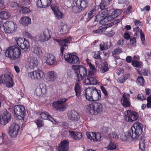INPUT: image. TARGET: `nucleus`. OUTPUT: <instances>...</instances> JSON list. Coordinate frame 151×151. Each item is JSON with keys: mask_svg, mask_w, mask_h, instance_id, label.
<instances>
[{"mask_svg": "<svg viewBox=\"0 0 151 151\" xmlns=\"http://www.w3.org/2000/svg\"><path fill=\"white\" fill-rule=\"evenodd\" d=\"M64 58L66 61L72 64H78L80 63L79 59L76 55L65 53Z\"/></svg>", "mask_w": 151, "mask_h": 151, "instance_id": "13", "label": "nucleus"}, {"mask_svg": "<svg viewBox=\"0 0 151 151\" xmlns=\"http://www.w3.org/2000/svg\"><path fill=\"white\" fill-rule=\"evenodd\" d=\"M14 111L15 116L20 120H24L25 114L24 107L22 105H15L14 107Z\"/></svg>", "mask_w": 151, "mask_h": 151, "instance_id": "8", "label": "nucleus"}, {"mask_svg": "<svg viewBox=\"0 0 151 151\" xmlns=\"http://www.w3.org/2000/svg\"><path fill=\"white\" fill-rule=\"evenodd\" d=\"M45 59L46 60V63L49 65H52L56 60L55 57L51 54H45Z\"/></svg>", "mask_w": 151, "mask_h": 151, "instance_id": "20", "label": "nucleus"}, {"mask_svg": "<svg viewBox=\"0 0 151 151\" xmlns=\"http://www.w3.org/2000/svg\"><path fill=\"white\" fill-rule=\"evenodd\" d=\"M139 116L137 112L128 110L125 112L124 120L127 122H132L137 120Z\"/></svg>", "mask_w": 151, "mask_h": 151, "instance_id": "6", "label": "nucleus"}, {"mask_svg": "<svg viewBox=\"0 0 151 151\" xmlns=\"http://www.w3.org/2000/svg\"><path fill=\"white\" fill-rule=\"evenodd\" d=\"M69 134L70 137L76 140L80 139L82 137L81 133L79 132H76L69 130Z\"/></svg>", "mask_w": 151, "mask_h": 151, "instance_id": "22", "label": "nucleus"}, {"mask_svg": "<svg viewBox=\"0 0 151 151\" xmlns=\"http://www.w3.org/2000/svg\"><path fill=\"white\" fill-rule=\"evenodd\" d=\"M137 83L140 86H145V81L143 77L142 76H139L137 79Z\"/></svg>", "mask_w": 151, "mask_h": 151, "instance_id": "37", "label": "nucleus"}, {"mask_svg": "<svg viewBox=\"0 0 151 151\" xmlns=\"http://www.w3.org/2000/svg\"><path fill=\"white\" fill-rule=\"evenodd\" d=\"M108 150H113L116 148V145L114 143L110 142L108 146Z\"/></svg>", "mask_w": 151, "mask_h": 151, "instance_id": "52", "label": "nucleus"}, {"mask_svg": "<svg viewBox=\"0 0 151 151\" xmlns=\"http://www.w3.org/2000/svg\"><path fill=\"white\" fill-rule=\"evenodd\" d=\"M28 76L32 79L39 80L44 76V73L42 71L39 69L28 74Z\"/></svg>", "mask_w": 151, "mask_h": 151, "instance_id": "14", "label": "nucleus"}, {"mask_svg": "<svg viewBox=\"0 0 151 151\" xmlns=\"http://www.w3.org/2000/svg\"><path fill=\"white\" fill-rule=\"evenodd\" d=\"M107 28L104 25L100 27L98 29L94 30L93 31V33L95 34L101 33L107 29Z\"/></svg>", "mask_w": 151, "mask_h": 151, "instance_id": "32", "label": "nucleus"}, {"mask_svg": "<svg viewBox=\"0 0 151 151\" xmlns=\"http://www.w3.org/2000/svg\"><path fill=\"white\" fill-rule=\"evenodd\" d=\"M74 90L76 93V96L77 97H80L81 94V88L80 85L78 83H76Z\"/></svg>", "mask_w": 151, "mask_h": 151, "instance_id": "27", "label": "nucleus"}, {"mask_svg": "<svg viewBox=\"0 0 151 151\" xmlns=\"http://www.w3.org/2000/svg\"><path fill=\"white\" fill-rule=\"evenodd\" d=\"M69 142L65 140L61 142L59 147L56 149V151H67L68 148Z\"/></svg>", "mask_w": 151, "mask_h": 151, "instance_id": "21", "label": "nucleus"}, {"mask_svg": "<svg viewBox=\"0 0 151 151\" xmlns=\"http://www.w3.org/2000/svg\"><path fill=\"white\" fill-rule=\"evenodd\" d=\"M124 40L123 39H121L118 40L116 43V45L119 46V47H122L124 45Z\"/></svg>", "mask_w": 151, "mask_h": 151, "instance_id": "50", "label": "nucleus"}, {"mask_svg": "<svg viewBox=\"0 0 151 151\" xmlns=\"http://www.w3.org/2000/svg\"><path fill=\"white\" fill-rule=\"evenodd\" d=\"M38 61L37 58L29 57L27 60L28 66L30 69L33 68L38 65Z\"/></svg>", "mask_w": 151, "mask_h": 151, "instance_id": "19", "label": "nucleus"}, {"mask_svg": "<svg viewBox=\"0 0 151 151\" xmlns=\"http://www.w3.org/2000/svg\"><path fill=\"white\" fill-rule=\"evenodd\" d=\"M0 83L4 84L8 88L12 87L14 82L11 76L8 74L0 75Z\"/></svg>", "mask_w": 151, "mask_h": 151, "instance_id": "7", "label": "nucleus"}, {"mask_svg": "<svg viewBox=\"0 0 151 151\" xmlns=\"http://www.w3.org/2000/svg\"><path fill=\"white\" fill-rule=\"evenodd\" d=\"M45 90V89L44 88H37L35 90V93L37 96H40L42 93L44 94V93H43V91Z\"/></svg>", "mask_w": 151, "mask_h": 151, "instance_id": "43", "label": "nucleus"}, {"mask_svg": "<svg viewBox=\"0 0 151 151\" xmlns=\"http://www.w3.org/2000/svg\"><path fill=\"white\" fill-rule=\"evenodd\" d=\"M68 100V99L61 98L58 101H55L52 104V106L60 111H63L67 107V105H63V104Z\"/></svg>", "mask_w": 151, "mask_h": 151, "instance_id": "11", "label": "nucleus"}, {"mask_svg": "<svg viewBox=\"0 0 151 151\" xmlns=\"http://www.w3.org/2000/svg\"><path fill=\"white\" fill-rule=\"evenodd\" d=\"M98 6H99V7L100 9L103 10V9H105L106 8H107V5L105 1L104 0H102L99 5Z\"/></svg>", "mask_w": 151, "mask_h": 151, "instance_id": "44", "label": "nucleus"}, {"mask_svg": "<svg viewBox=\"0 0 151 151\" xmlns=\"http://www.w3.org/2000/svg\"><path fill=\"white\" fill-rule=\"evenodd\" d=\"M86 97L87 100L90 101H96L100 99L101 92L94 86L87 88L85 91Z\"/></svg>", "mask_w": 151, "mask_h": 151, "instance_id": "2", "label": "nucleus"}, {"mask_svg": "<svg viewBox=\"0 0 151 151\" xmlns=\"http://www.w3.org/2000/svg\"><path fill=\"white\" fill-rule=\"evenodd\" d=\"M102 137L100 133L98 132L96 133L95 132H94L93 141L94 142L100 141L102 139Z\"/></svg>", "mask_w": 151, "mask_h": 151, "instance_id": "36", "label": "nucleus"}, {"mask_svg": "<svg viewBox=\"0 0 151 151\" xmlns=\"http://www.w3.org/2000/svg\"><path fill=\"white\" fill-rule=\"evenodd\" d=\"M30 9L27 7H23L22 8V9L20 11V12L24 14H25L29 12Z\"/></svg>", "mask_w": 151, "mask_h": 151, "instance_id": "53", "label": "nucleus"}, {"mask_svg": "<svg viewBox=\"0 0 151 151\" xmlns=\"http://www.w3.org/2000/svg\"><path fill=\"white\" fill-rule=\"evenodd\" d=\"M56 78V74L54 71L49 72L47 73V79L49 81H53Z\"/></svg>", "mask_w": 151, "mask_h": 151, "instance_id": "25", "label": "nucleus"}, {"mask_svg": "<svg viewBox=\"0 0 151 151\" xmlns=\"http://www.w3.org/2000/svg\"><path fill=\"white\" fill-rule=\"evenodd\" d=\"M134 132V138H138L142 132V125L139 122H137L133 124V129L132 133Z\"/></svg>", "mask_w": 151, "mask_h": 151, "instance_id": "12", "label": "nucleus"}, {"mask_svg": "<svg viewBox=\"0 0 151 151\" xmlns=\"http://www.w3.org/2000/svg\"><path fill=\"white\" fill-rule=\"evenodd\" d=\"M67 75L68 76V79H70L72 78L73 76V72L72 71L68 70L67 71Z\"/></svg>", "mask_w": 151, "mask_h": 151, "instance_id": "60", "label": "nucleus"}, {"mask_svg": "<svg viewBox=\"0 0 151 151\" xmlns=\"http://www.w3.org/2000/svg\"><path fill=\"white\" fill-rule=\"evenodd\" d=\"M99 9V6H95L93 9H92L91 11H90L88 14V18L89 19H91L95 14L96 11Z\"/></svg>", "mask_w": 151, "mask_h": 151, "instance_id": "33", "label": "nucleus"}, {"mask_svg": "<svg viewBox=\"0 0 151 151\" xmlns=\"http://www.w3.org/2000/svg\"><path fill=\"white\" fill-rule=\"evenodd\" d=\"M130 98L129 94L125 93L123 95L121 99V103L122 105L124 107H129L131 106Z\"/></svg>", "mask_w": 151, "mask_h": 151, "instance_id": "16", "label": "nucleus"}, {"mask_svg": "<svg viewBox=\"0 0 151 151\" xmlns=\"http://www.w3.org/2000/svg\"><path fill=\"white\" fill-rule=\"evenodd\" d=\"M71 40V37H67L63 40L56 39L55 40L61 45V46L63 45H64L69 43Z\"/></svg>", "mask_w": 151, "mask_h": 151, "instance_id": "26", "label": "nucleus"}, {"mask_svg": "<svg viewBox=\"0 0 151 151\" xmlns=\"http://www.w3.org/2000/svg\"><path fill=\"white\" fill-rule=\"evenodd\" d=\"M122 52V49L119 47L116 48L112 52V53L114 54H118Z\"/></svg>", "mask_w": 151, "mask_h": 151, "instance_id": "55", "label": "nucleus"}, {"mask_svg": "<svg viewBox=\"0 0 151 151\" xmlns=\"http://www.w3.org/2000/svg\"><path fill=\"white\" fill-rule=\"evenodd\" d=\"M61 29H60V32L63 34L67 33L68 31L67 25L65 24H63V23H62V24H61Z\"/></svg>", "mask_w": 151, "mask_h": 151, "instance_id": "39", "label": "nucleus"}, {"mask_svg": "<svg viewBox=\"0 0 151 151\" xmlns=\"http://www.w3.org/2000/svg\"><path fill=\"white\" fill-rule=\"evenodd\" d=\"M72 10L73 12L76 13L80 12L82 11L79 6L76 4V6L74 5L72 7Z\"/></svg>", "mask_w": 151, "mask_h": 151, "instance_id": "42", "label": "nucleus"}, {"mask_svg": "<svg viewBox=\"0 0 151 151\" xmlns=\"http://www.w3.org/2000/svg\"><path fill=\"white\" fill-rule=\"evenodd\" d=\"M20 23L24 26H27L31 23V19L28 17H22L20 20Z\"/></svg>", "mask_w": 151, "mask_h": 151, "instance_id": "24", "label": "nucleus"}, {"mask_svg": "<svg viewBox=\"0 0 151 151\" xmlns=\"http://www.w3.org/2000/svg\"><path fill=\"white\" fill-rule=\"evenodd\" d=\"M132 64L135 67H139L140 68H141L142 66L136 60L132 61Z\"/></svg>", "mask_w": 151, "mask_h": 151, "instance_id": "58", "label": "nucleus"}, {"mask_svg": "<svg viewBox=\"0 0 151 151\" xmlns=\"http://www.w3.org/2000/svg\"><path fill=\"white\" fill-rule=\"evenodd\" d=\"M4 27H5L4 30L8 33H13L17 28V26L13 21H9L4 23Z\"/></svg>", "mask_w": 151, "mask_h": 151, "instance_id": "9", "label": "nucleus"}, {"mask_svg": "<svg viewBox=\"0 0 151 151\" xmlns=\"http://www.w3.org/2000/svg\"><path fill=\"white\" fill-rule=\"evenodd\" d=\"M122 12L121 9H116L113 11L111 13L112 16L116 18L119 16Z\"/></svg>", "mask_w": 151, "mask_h": 151, "instance_id": "40", "label": "nucleus"}, {"mask_svg": "<svg viewBox=\"0 0 151 151\" xmlns=\"http://www.w3.org/2000/svg\"><path fill=\"white\" fill-rule=\"evenodd\" d=\"M6 56L12 60H16L17 63H19L21 61V50L19 47L13 46L9 47L5 52Z\"/></svg>", "mask_w": 151, "mask_h": 151, "instance_id": "1", "label": "nucleus"}, {"mask_svg": "<svg viewBox=\"0 0 151 151\" xmlns=\"http://www.w3.org/2000/svg\"><path fill=\"white\" fill-rule=\"evenodd\" d=\"M130 76V74L129 73L126 74L123 77L120 78L119 81L121 83L124 82Z\"/></svg>", "mask_w": 151, "mask_h": 151, "instance_id": "46", "label": "nucleus"}, {"mask_svg": "<svg viewBox=\"0 0 151 151\" xmlns=\"http://www.w3.org/2000/svg\"><path fill=\"white\" fill-rule=\"evenodd\" d=\"M103 10L100 14L97 15L96 16V19H99L101 18H103L104 17L107 16V15L109 12V9L106 8L105 9H103Z\"/></svg>", "mask_w": 151, "mask_h": 151, "instance_id": "29", "label": "nucleus"}, {"mask_svg": "<svg viewBox=\"0 0 151 151\" xmlns=\"http://www.w3.org/2000/svg\"><path fill=\"white\" fill-rule=\"evenodd\" d=\"M145 58L146 60L147 61V60L151 59V52H148L146 53L145 55Z\"/></svg>", "mask_w": 151, "mask_h": 151, "instance_id": "62", "label": "nucleus"}, {"mask_svg": "<svg viewBox=\"0 0 151 151\" xmlns=\"http://www.w3.org/2000/svg\"><path fill=\"white\" fill-rule=\"evenodd\" d=\"M11 6L14 8H17L19 7V4L16 2H12L11 4Z\"/></svg>", "mask_w": 151, "mask_h": 151, "instance_id": "63", "label": "nucleus"}, {"mask_svg": "<svg viewBox=\"0 0 151 151\" xmlns=\"http://www.w3.org/2000/svg\"><path fill=\"white\" fill-rule=\"evenodd\" d=\"M29 47V42L27 40H24L20 48L22 50H24L25 51H27Z\"/></svg>", "mask_w": 151, "mask_h": 151, "instance_id": "35", "label": "nucleus"}, {"mask_svg": "<svg viewBox=\"0 0 151 151\" xmlns=\"http://www.w3.org/2000/svg\"><path fill=\"white\" fill-rule=\"evenodd\" d=\"M146 96L142 94H139L138 95L137 98L141 101H143L146 99Z\"/></svg>", "mask_w": 151, "mask_h": 151, "instance_id": "56", "label": "nucleus"}, {"mask_svg": "<svg viewBox=\"0 0 151 151\" xmlns=\"http://www.w3.org/2000/svg\"><path fill=\"white\" fill-rule=\"evenodd\" d=\"M133 129V126L131 127V129L129 130V131H128L127 132V136H130L131 137L132 139H135L136 138H135L134 137V138L133 137L134 135V132H133V134H132V130Z\"/></svg>", "mask_w": 151, "mask_h": 151, "instance_id": "47", "label": "nucleus"}, {"mask_svg": "<svg viewBox=\"0 0 151 151\" xmlns=\"http://www.w3.org/2000/svg\"><path fill=\"white\" fill-rule=\"evenodd\" d=\"M32 50L33 52L36 54L38 55H41L42 52L40 48L36 46H34L32 48Z\"/></svg>", "mask_w": 151, "mask_h": 151, "instance_id": "34", "label": "nucleus"}, {"mask_svg": "<svg viewBox=\"0 0 151 151\" xmlns=\"http://www.w3.org/2000/svg\"><path fill=\"white\" fill-rule=\"evenodd\" d=\"M68 119L72 121H78L80 119L79 115L74 110L69 112L68 114Z\"/></svg>", "mask_w": 151, "mask_h": 151, "instance_id": "17", "label": "nucleus"}, {"mask_svg": "<svg viewBox=\"0 0 151 151\" xmlns=\"http://www.w3.org/2000/svg\"><path fill=\"white\" fill-rule=\"evenodd\" d=\"M78 82L87 78V70L82 65H73L72 66Z\"/></svg>", "mask_w": 151, "mask_h": 151, "instance_id": "3", "label": "nucleus"}, {"mask_svg": "<svg viewBox=\"0 0 151 151\" xmlns=\"http://www.w3.org/2000/svg\"><path fill=\"white\" fill-rule=\"evenodd\" d=\"M50 38L49 31L48 29L45 30L39 36V40L41 42H44L48 40Z\"/></svg>", "mask_w": 151, "mask_h": 151, "instance_id": "18", "label": "nucleus"}, {"mask_svg": "<svg viewBox=\"0 0 151 151\" xmlns=\"http://www.w3.org/2000/svg\"><path fill=\"white\" fill-rule=\"evenodd\" d=\"M109 136L111 138L117 139H118L119 137L116 133L115 132H112L109 134Z\"/></svg>", "mask_w": 151, "mask_h": 151, "instance_id": "51", "label": "nucleus"}, {"mask_svg": "<svg viewBox=\"0 0 151 151\" xmlns=\"http://www.w3.org/2000/svg\"><path fill=\"white\" fill-rule=\"evenodd\" d=\"M134 31H135L136 32H140V35H141V38L142 43L144 44L145 41V37L144 35L142 30L139 28V27H137L136 28L134 29Z\"/></svg>", "mask_w": 151, "mask_h": 151, "instance_id": "31", "label": "nucleus"}, {"mask_svg": "<svg viewBox=\"0 0 151 151\" xmlns=\"http://www.w3.org/2000/svg\"><path fill=\"white\" fill-rule=\"evenodd\" d=\"M108 48L107 45L104 42L101 43L100 45V48L101 50L103 51L106 50Z\"/></svg>", "mask_w": 151, "mask_h": 151, "instance_id": "49", "label": "nucleus"}, {"mask_svg": "<svg viewBox=\"0 0 151 151\" xmlns=\"http://www.w3.org/2000/svg\"><path fill=\"white\" fill-rule=\"evenodd\" d=\"M89 65L90 68L88 71L87 78L84 80L83 84L86 85L96 84L97 83V80L94 75L96 71L95 67L91 63H89Z\"/></svg>", "mask_w": 151, "mask_h": 151, "instance_id": "4", "label": "nucleus"}, {"mask_svg": "<svg viewBox=\"0 0 151 151\" xmlns=\"http://www.w3.org/2000/svg\"><path fill=\"white\" fill-rule=\"evenodd\" d=\"M11 119V114L5 109L0 115V124L3 125H5L9 122Z\"/></svg>", "mask_w": 151, "mask_h": 151, "instance_id": "10", "label": "nucleus"}, {"mask_svg": "<svg viewBox=\"0 0 151 151\" xmlns=\"http://www.w3.org/2000/svg\"><path fill=\"white\" fill-rule=\"evenodd\" d=\"M109 69L107 63L106 62H104L101 65V68L100 70V72L102 73H104L108 71Z\"/></svg>", "mask_w": 151, "mask_h": 151, "instance_id": "30", "label": "nucleus"}, {"mask_svg": "<svg viewBox=\"0 0 151 151\" xmlns=\"http://www.w3.org/2000/svg\"><path fill=\"white\" fill-rule=\"evenodd\" d=\"M37 6L38 7L42 8V0H35Z\"/></svg>", "mask_w": 151, "mask_h": 151, "instance_id": "61", "label": "nucleus"}, {"mask_svg": "<svg viewBox=\"0 0 151 151\" xmlns=\"http://www.w3.org/2000/svg\"><path fill=\"white\" fill-rule=\"evenodd\" d=\"M103 105L99 102H94L89 104L88 109L91 114L97 115L100 114L103 111Z\"/></svg>", "mask_w": 151, "mask_h": 151, "instance_id": "5", "label": "nucleus"}, {"mask_svg": "<svg viewBox=\"0 0 151 151\" xmlns=\"http://www.w3.org/2000/svg\"><path fill=\"white\" fill-rule=\"evenodd\" d=\"M40 115L42 119H47L48 118V113L47 112H42L40 113Z\"/></svg>", "mask_w": 151, "mask_h": 151, "instance_id": "54", "label": "nucleus"}, {"mask_svg": "<svg viewBox=\"0 0 151 151\" xmlns=\"http://www.w3.org/2000/svg\"><path fill=\"white\" fill-rule=\"evenodd\" d=\"M55 15L56 16L57 19H62L63 17V14L59 11L54 13Z\"/></svg>", "mask_w": 151, "mask_h": 151, "instance_id": "48", "label": "nucleus"}, {"mask_svg": "<svg viewBox=\"0 0 151 151\" xmlns=\"http://www.w3.org/2000/svg\"><path fill=\"white\" fill-rule=\"evenodd\" d=\"M52 0H42V8H45L48 6L51 3Z\"/></svg>", "mask_w": 151, "mask_h": 151, "instance_id": "41", "label": "nucleus"}, {"mask_svg": "<svg viewBox=\"0 0 151 151\" xmlns=\"http://www.w3.org/2000/svg\"><path fill=\"white\" fill-rule=\"evenodd\" d=\"M15 38L16 44H17L18 46L20 47L23 44L25 39L21 37H19L17 38Z\"/></svg>", "mask_w": 151, "mask_h": 151, "instance_id": "38", "label": "nucleus"}, {"mask_svg": "<svg viewBox=\"0 0 151 151\" xmlns=\"http://www.w3.org/2000/svg\"><path fill=\"white\" fill-rule=\"evenodd\" d=\"M94 132H87L86 135L87 137L91 140L94 138Z\"/></svg>", "mask_w": 151, "mask_h": 151, "instance_id": "45", "label": "nucleus"}, {"mask_svg": "<svg viewBox=\"0 0 151 151\" xmlns=\"http://www.w3.org/2000/svg\"><path fill=\"white\" fill-rule=\"evenodd\" d=\"M139 147L142 151H144L145 150V143H139Z\"/></svg>", "mask_w": 151, "mask_h": 151, "instance_id": "64", "label": "nucleus"}, {"mask_svg": "<svg viewBox=\"0 0 151 151\" xmlns=\"http://www.w3.org/2000/svg\"><path fill=\"white\" fill-rule=\"evenodd\" d=\"M36 123L38 128L42 127L44 124L43 121L42 120L40 119H38Z\"/></svg>", "mask_w": 151, "mask_h": 151, "instance_id": "59", "label": "nucleus"}, {"mask_svg": "<svg viewBox=\"0 0 151 151\" xmlns=\"http://www.w3.org/2000/svg\"><path fill=\"white\" fill-rule=\"evenodd\" d=\"M0 18L2 19H7L11 16L10 14L7 11H3L0 12Z\"/></svg>", "mask_w": 151, "mask_h": 151, "instance_id": "28", "label": "nucleus"}, {"mask_svg": "<svg viewBox=\"0 0 151 151\" xmlns=\"http://www.w3.org/2000/svg\"><path fill=\"white\" fill-rule=\"evenodd\" d=\"M19 128V126L18 124H13L9 128L8 132L9 135L12 137H17Z\"/></svg>", "mask_w": 151, "mask_h": 151, "instance_id": "15", "label": "nucleus"}, {"mask_svg": "<svg viewBox=\"0 0 151 151\" xmlns=\"http://www.w3.org/2000/svg\"><path fill=\"white\" fill-rule=\"evenodd\" d=\"M51 9L54 12V13L59 11L58 7L54 4H52L50 6Z\"/></svg>", "mask_w": 151, "mask_h": 151, "instance_id": "57", "label": "nucleus"}, {"mask_svg": "<svg viewBox=\"0 0 151 151\" xmlns=\"http://www.w3.org/2000/svg\"><path fill=\"white\" fill-rule=\"evenodd\" d=\"M76 4L79 6L82 10H83L88 6V1L87 0H77Z\"/></svg>", "mask_w": 151, "mask_h": 151, "instance_id": "23", "label": "nucleus"}]
</instances>
